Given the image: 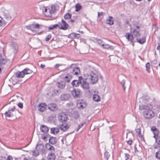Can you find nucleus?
Segmentation results:
<instances>
[{
    "label": "nucleus",
    "instance_id": "16",
    "mask_svg": "<svg viewBox=\"0 0 160 160\" xmlns=\"http://www.w3.org/2000/svg\"><path fill=\"white\" fill-rule=\"evenodd\" d=\"M70 73H68L67 75L65 76L63 78L64 81L65 82H69L72 78V75L70 74Z\"/></svg>",
    "mask_w": 160,
    "mask_h": 160
},
{
    "label": "nucleus",
    "instance_id": "6",
    "mask_svg": "<svg viewBox=\"0 0 160 160\" xmlns=\"http://www.w3.org/2000/svg\"><path fill=\"white\" fill-rule=\"evenodd\" d=\"M26 28L28 30H30L32 32H34L35 31V28L39 29L41 27L39 24L37 23H33L28 26H26Z\"/></svg>",
    "mask_w": 160,
    "mask_h": 160
},
{
    "label": "nucleus",
    "instance_id": "29",
    "mask_svg": "<svg viewBox=\"0 0 160 160\" xmlns=\"http://www.w3.org/2000/svg\"><path fill=\"white\" fill-rule=\"evenodd\" d=\"M102 47L105 49H109L111 50H112L114 49V48L112 46H110L108 44H102Z\"/></svg>",
    "mask_w": 160,
    "mask_h": 160
},
{
    "label": "nucleus",
    "instance_id": "8",
    "mask_svg": "<svg viewBox=\"0 0 160 160\" xmlns=\"http://www.w3.org/2000/svg\"><path fill=\"white\" fill-rule=\"evenodd\" d=\"M12 49L14 56L17 54L18 50V45L15 42H12L11 43Z\"/></svg>",
    "mask_w": 160,
    "mask_h": 160
},
{
    "label": "nucleus",
    "instance_id": "17",
    "mask_svg": "<svg viewBox=\"0 0 160 160\" xmlns=\"http://www.w3.org/2000/svg\"><path fill=\"white\" fill-rule=\"evenodd\" d=\"M125 37L128 41L131 42L133 40L134 37L133 35L130 33H127L126 34Z\"/></svg>",
    "mask_w": 160,
    "mask_h": 160
},
{
    "label": "nucleus",
    "instance_id": "51",
    "mask_svg": "<svg viewBox=\"0 0 160 160\" xmlns=\"http://www.w3.org/2000/svg\"><path fill=\"white\" fill-rule=\"evenodd\" d=\"M60 90H58V89H54L53 90V94H57L59 92Z\"/></svg>",
    "mask_w": 160,
    "mask_h": 160
},
{
    "label": "nucleus",
    "instance_id": "31",
    "mask_svg": "<svg viewBox=\"0 0 160 160\" xmlns=\"http://www.w3.org/2000/svg\"><path fill=\"white\" fill-rule=\"evenodd\" d=\"M93 100L96 102H98L100 101V98L97 94H94L93 96Z\"/></svg>",
    "mask_w": 160,
    "mask_h": 160
},
{
    "label": "nucleus",
    "instance_id": "43",
    "mask_svg": "<svg viewBox=\"0 0 160 160\" xmlns=\"http://www.w3.org/2000/svg\"><path fill=\"white\" fill-rule=\"evenodd\" d=\"M125 81L124 80H122L121 82L120 83L122 85V86L123 88V89L124 91H125L126 89V87L125 86Z\"/></svg>",
    "mask_w": 160,
    "mask_h": 160
},
{
    "label": "nucleus",
    "instance_id": "26",
    "mask_svg": "<svg viewBox=\"0 0 160 160\" xmlns=\"http://www.w3.org/2000/svg\"><path fill=\"white\" fill-rule=\"evenodd\" d=\"M40 129L41 132L44 133H47L49 131L48 128L44 125H42L41 126Z\"/></svg>",
    "mask_w": 160,
    "mask_h": 160
},
{
    "label": "nucleus",
    "instance_id": "37",
    "mask_svg": "<svg viewBox=\"0 0 160 160\" xmlns=\"http://www.w3.org/2000/svg\"><path fill=\"white\" fill-rule=\"evenodd\" d=\"M76 33H72L71 34H69L68 36V37L71 38H76Z\"/></svg>",
    "mask_w": 160,
    "mask_h": 160
},
{
    "label": "nucleus",
    "instance_id": "42",
    "mask_svg": "<svg viewBox=\"0 0 160 160\" xmlns=\"http://www.w3.org/2000/svg\"><path fill=\"white\" fill-rule=\"evenodd\" d=\"M155 156L156 158L160 160V151H158V152L156 153Z\"/></svg>",
    "mask_w": 160,
    "mask_h": 160
},
{
    "label": "nucleus",
    "instance_id": "22",
    "mask_svg": "<svg viewBox=\"0 0 160 160\" xmlns=\"http://www.w3.org/2000/svg\"><path fill=\"white\" fill-rule=\"evenodd\" d=\"M56 158V156L54 152H51L49 153L47 157L48 160H55Z\"/></svg>",
    "mask_w": 160,
    "mask_h": 160
},
{
    "label": "nucleus",
    "instance_id": "33",
    "mask_svg": "<svg viewBox=\"0 0 160 160\" xmlns=\"http://www.w3.org/2000/svg\"><path fill=\"white\" fill-rule=\"evenodd\" d=\"M59 25L57 24L48 27V29L49 30H53L57 28V27L59 28Z\"/></svg>",
    "mask_w": 160,
    "mask_h": 160
},
{
    "label": "nucleus",
    "instance_id": "12",
    "mask_svg": "<svg viewBox=\"0 0 160 160\" xmlns=\"http://www.w3.org/2000/svg\"><path fill=\"white\" fill-rule=\"evenodd\" d=\"M151 130L153 134V138H156L158 136L159 132L158 129L155 126H153L151 128Z\"/></svg>",
    "mask_w": 160,
    "mask_h": 160
},
{
    "label": "nucleus",
    "instance_id": "24",
    "mask_svg": "<svg viewBox=\"0 0 160 160\" xmlns=\"http://www.w3.org/2000/svg\"><path fill=\"white\" fill-rule=\"evenodd\" d=\"M57 142V139L55 137H51L49 138V142L50 144L52 145L55 144Z\"/></svg>",
    "mask_w": 160,
    "mask_h": 160
},
{
    "label": "nucleus",
    "instance_id": "10",
    "mask_svg": "<svg viewBox=\"0 0 160 160\" xmlns=\"http://www.w3.org/2000/svg\"><path fill=\"white\" fill-rule=\"evenodd\" d=\"M62 22L59 24L60 25L59 28L60 29L65 30H66L69 26L68 24L63 19L61 20Z\"/></svg>",
    "mask_w": 160,
    "mask_h": 160
},
{
    "label": "nucleus",
    "instance_id": "18",
    "mask_svg": "<svg viewBox=\"0 0 160 160\" xmlns=\"http://www.w3.org/2000/svg\"><path fill=\"white\" fill-rule=\"evenodd\" d=\"M44 148V146L42 144H37L36 147L37 151L38 152H42Z\"/></svg>",
    "mask_w": 160,
    "mask_h": 160
},
{
    "label": "nucleus",
    "instance_id": "41",
    "mask_svg": "<svg viewBox=\"0 0 160 160\" xmlns=\"http://www.w3.org/2000/svg\"><path fill=\"white\" fill-rule=\"evenodd\" d=\"M96 41L98 42V43L102 46V44H104V42L101 39H98L96 40Z\"/></svg>",
    "mask_w": 160,
    "mask_h": 160
},
{
    "label": "nucleus",
    "instance_id": "38",
    "mask_svg": "<svg viewBox=\"0 0 160 160\" xmlns=\"http://www.w3.org/2000/svg\"><path fill=\"white\" fill-rule=\"evenodd\" d=\"M136 132L138 133V136L139 137L141 138L142 137V135L141 134V129L138 128V129H136Z\"/></svg>",
    "mask_w": 160,
    "mask_h": 160
},
{
    "label": "nucleus",
    "instance_id": "35",
    "mask_svg": "<svg viewBox=\"0 0 160 160\" xmlns=\"http://www.w3.org/2000/svg\"><path fill=\"white\" fill-rule=\"evenodd\" d=\"M72 14H71L69 13H68L64 15V17L65 19H71L72 17Z\"/></svg>",
    "mask_w": 160,
    "mask_h": 160
},
{
    "label": "nucleus",
    "instance_id": "46",
    "mask_svg": "<svg viewBox=\"0 0 160 160\" xmlns=\"http://www.w3.org/2000/svg\"><path fill=\"white\" fill-rule=\"evenodd\" d=\"M105 158H106V160H108L110 157V154L108 152L106 151L104 154Z\"/></svg>",
    "mask_w": 160,
    "mask_h": 160
},
{
    "label": "nucleus",
    "instance_id": "39",
    "mask_svg": "<svg viewBox=\"0 0 160 160\" xmlns=\"http://www.w3.org/2000/svg\"><path fill=\"white\" fill-rule=\"evenodd\" d=\"M150 67V64L149 62H147L146 64V71L148 72H150L149 69Z\"/></svg>",
    "mask_w": 160,
    "mask_h": 160
},
{
    "label": "nucleus",
    "instance_id": "11",
    "mask_svg": "<svg viewBox=\"0 0 160 160\" xmlns=\"http://www.w3.org/2000/svg\"><path fill=\"white\" fill-rule=\"evenodd\" d=\"M48 108L50 111L55 112L58 110V107L55 103H50L48 105Z\"/></svg>",
    "mask_w": 160,
    "mask_h": 160
},
{
    "label": "nucleus",
    "instance_id": "2",
    "mask_svg": "<svg viewBox=\"0 0 160 160\" xmlns=\"http://www.w3.org/2000/svg\"><path fill=\"white\" fill-rule=\"evenodd\" d=\"M133 30L132 32L133 35L137 40V42L139 43L142 44L145 43L146 41V38L145 37H142L141 38H139L141 36V34L139 32V30L134 28L132 29Z\"/></svg>",
    "mask_w": 160,
    "mask_h": 160
},
{
    "label": "nucleus",
    "instance_id": "58",
    "mask_svg": "<svg viewBox=\"0 0 160 160\" xmlns=\"http://www.w3.org/2000/svg\"><path fill=\"white\" fill-rule=\"evenodd\" d=\"M132 140H129L127 142V143L129 145H131L132 144Z\"/></svg>",
    "mask_w": 160,
    "mask_h": 160
},
{
    "label": "nucleus",
    "instance_id": "7",
    "mask_svg": "<svg viewBox=\"0 0 160 160\" xmlns=\"http://www.w3.org/2000/svg\"><path fill=\"white\" fill-rule=\"evenodd\" d=\"M68 118L67 115L64 113H60L58 115V120L61 122H65Z\"/></svg>",
    "mask_w": 160,
    "mask_h": 160
},
{
    "label": "nucleus",
    "instance_id": "30",
    "mask_svg": "<svg viewBox=\"0 0 160 160\" xmlns=\"http://www.w3.org/2000/svg\"><path fill=\"white\" fill-rule=\"evenodd\" d=\"M7 62L6 60L3 58L1 53H0V65L4 64Z\"/></svg>",
    "mask_w": 160,
    "mask_h": 160
},
{
    "label": "nucleus",
    "instance_id": "14",
    "mask_svg": "<svg viewBox=\"0 0 160 160\" xmlns=\"http://www.w3.org/2000/svg\"><path fill=\"white\" fill-rule=\"evenodd\" d=\"M56 85L59 88L63 89L65 87L66 83L64 81H61L57 82Z\"/></svg>",
    "mask_w": 160,
    "mask_h": 160
},
{
    "label": "nucleus",
    "instance_id": "49",
    "mask_svg": "<svg viewBox=\"0 0 160 160\" xmlns=\"http://www.w3.org/2000/svg\"><path fill=\"white\" fill-rule=\"evenodd\" d=\"M124 155L125 160H128L130 158V155L127 153H125Z\"/></svg>",
    "mask_w": 160,
    "mask_h": 160
},
{
    "label": "nucleus",
    "instance_id": "28",
    "mask_svg": "<svg viewBox=\"0 0 160 160\" xmlns=\"http://www.w3.org/2000/svg\"><path fill=\"white\" fill-rule=\"evenodd\" d=\"M59 131V129L58 128H53L51 129V132L53 134H57Z\"/></svg>",
    "mask_w": 160,
    "mask_h": 160
},
{
    "label": "nucleus",
    "instance_id": "19",
    "mask_svg": "<svg viewBox=\"0 0 160 160\" xmlns=\"http://www.w3.org/2000/svg\"><path fill=\"white\" fill-rule=\"evenodd\" d=\"M81 86L82 88L84 89L88 90L89 88V85L88 83H87L86 81H83L82 82V84Z\"/></svg>",
    "mask_w": 160,
    "mask_h": 160
},
{
    "label": "nucleus",
    "instance_id": "34",
    "mask_svg": "<svg viewBox=\"0 0 160 160\" xmlns=\"http://www.w3.org/2000/svg\"><path fill=\"white\" fill-rule=\"evenodd\" d=\"M50 136V135L49 134H46L45 135L43 134V135H42V138L43 139L46 141H48L47 138H49Z\"/></svg>",
    "mask_w": 160,
    "mask_h": 160
},
{
    "label": "nucleus",
    "instance_id": "54",
    "mask_svg": "<svg viewBox=\"0 0 160 160\" xmlns=\"http://www.w3.org/2000/svg\"><path fill=\"white\" fill-rule=\"evenodd\" d=\"M86 123V122H84L82 123L81 125H79L78 126V127L81 128Z\"/></svg>",
    "mask_w": 160,
    "mask_h": 160
},
{
    "label": "nucleus",
    "instance_id": "20",
    "mask_svg": "<svg viewBox=\"0 0 160 160\" xmlns=\"http://www.w3.org/2000/svg\"><path fill=\"white\" fill-rule=\"evenodd\" d=\"M46 148L48 150L52 152H54L55 150L54 147L48 143L46 144Z\"/></svg>",
    "mask_w": 160,
    "mask_h": 160
},
{
    "label": "nucleus",
    "instance_id": "9",
    "mask_svg": "<svg viewBox=\"0 0 160 160\" xmlns=\"http://www.w3.org/2000/svg\"><path fill=\"white\" fill-rule=\"evenodd\" d=\"M81 91L79 89L74 88L71 92V94L74 98H78L80 96Z\"/></svg>",
    "mask_w": 160,
    "mask_h": 160
},
{
    "label": "nucleus",
    "instance_id": "15",
    "mask_svg": "<svg viewBox=\"0 0 160 160\" xmlns=\"http://www.w3.org/2000/svg\"><path fill=\"white\" fill-rule=\"evenodd\" d=\"M81 84H82V81H79L77 80H74L71 82V84L74 87H78L79 85Z\"/></svg>",
    "mask_w": 160,
    "mask_h": 160
},
{
    "label": "nucleus",
    "instance_id": "25",
    "mask_svg": "<svg viewBox=\"0 0 160 160\" xmlns=\"http://www.w3.org/2000/svg\"><path fill=\"white\" fill-rule=\"evenodd\" d=\"M59 127L61 130L64 132L67 131L69 128L68 125H64L63 124H60Z\"/></svg>",
    "mask_w": 160,
    "mask_h": 160
},
{
    "label": "nucleus",
    "instance_id": "13",
    "mask_svg": "<svg viewBox=\"0 0 160 160\" xmlns=\"http://www.w3.org/2000/svg\"><path fill=\"white\" fill-rule=\"evenodd\" d=\"M70 95L69 94H64L61 95L60 99L62 101H67L70 98Z\"/></svg>",
    "mask_w": 160,
    "mask_h": 160
},
{
    "label": "nucleus",
    "instance_id": "47",
    "mask_svg": "<svg viewBox=\"0 0 160 160\" xmlns=\"http://www.w3.org/2000/svg\"><path fill=\"white\" fill-rule=\"evenodd\" d=\"M51 38H52L51 35L50 34H49L46 37L45 41L46 42L48 41L51 39Z\"/></svg>",
    "mask_w": 160,
    "mask_h": 160
},
{
    "label": "nucleus",
    "instance_id": "56",
    "mask_svg": "<svg viewBox=\"0 0 160 160\" xmlns=\"http://www.w3.org/2000/svg\"><path fill=\"white\" fill-rule=\"evenodd\" d=\"M152 63L155 65L157 63V60L156 59H155L152 61Z\"/></svg>",
    "mask_w": 160,
    "mask_h": 160
},
{
    "label": "nucleus",
    "instance_id": "21",
    "mask_svg": "<svg viewBox=\"0 0 160 160\" xmlns=\"http://www.w3.org/2000/svg\"><path fill=\"white\" fill-rule=\"evenodd\" d=\"M113 19L112 17L109 16L106 20V23L110 25H113L114 24Z\"/></svg>",
    "mask_w": 160,
    "mask_h": 160
},
{
    "label": "nucleus",
    "instance_id": "44",
    "mask_svg": "<svg viewBox=\"0 0 160 160\" xmlns=\"http://www.w3.org/2000/svg\"><path fill=\"white\" fill-rule=\"evenodd\" d=\"M0 160H10V155L8 156L7 158L4 157H0Z\"/></svg>",
    "mask_w": 160,
    "mask_h": 160
},
{
    "label": "nucleus",
    "instance_id": "64",
    "mask_svg": "<svg viewBox=\"0 0 160 160\" xmlns=\"http://www.w3.org/2000/svg\"><path fill=\"white\" fill-rule=\"evenodd\" d=\"M156 108L160 110V104L157 105L156 106Z\"/></svg>",
    "mask_w": 160,
    "mask_h": 160
},
{
    "label": "nucleus",
    "instance_id": "5",
    "mask_svg": "<svg viewBox=\"0 0 160 160\" xmlns=\"http://www.w3.org/2000/svg\"><path fill=\"white\" fill-rule=\"evenodd\" d=\"M88 78L91 81V83L94 84L97 83L98 80V75L94 72L91 71L89 74L88 75Z\"/></svg>",
    "mask_w": 160,
    "mask_h": 160
},
{
    "label": "nucleus",
    "instance_id": "36",
    "mask_svg": "<svg viewBox=\"0 0 160 160\" xmlns=\"http://www.w3.org/2000/svg\"><path fill=\"white\" fill-rule=\"evenodd\" d=\"M82 6L80 4H77L75 6V11L78 12L81 9Z\"/></svg>",
    "mask_w": 160,
    "mask_h": 160
},
{
    "label": "nucleus",
    "instance_id": "4",
    "mask_svg": "<svg viewBox=\"0 0 160 160\" xmlns=\"http://www.w3.org/2000/svg\"><path fill=\"white\" fill-rule=\"evenodd\" d=\"M75 65L72 64L69 67L66 68L63 71H68V72L72 73L74 75H77L80 72V68L79 67H76Z\"/></svg>",
    "mask_w": 160,
    "mask_h": 160
},
{
    "label": "nucleus",
    "instance_id": "27",
    "mask_svg": "<svg viewBox=\"0 0 160 160\" xmlns=\"http://www.w3.org/2000/svg\"><path fill=\"white\" fill-rule=\"evenodd\" d=\"M39 107V110L41 112H43L46 110V108L45 107L44 103H40L39 104L38 106Z\"/></svg>",
    "mask_w": 160,
    "mask_h": 160
},
{
    "label": "nucleus",
    "instance_id": "57",
    "mask_svg": "<svg viewBox=\"0 0 160 160\" xmlns=\"http://www.w3.org/2000/svg\"><path fill=\"white\" fill-rule=\"evenodd\" d=\"M134 152L135 153L138 152H139L138 150L136 145H135L134 146Z\"/></svg>",
    "mask_w": 160,
    "mask_h": 160
},
{
    "label": "nucleus",
    "instance_id": "59",
    "mask_svg": "<svg viewBox=\"0 0 160 160\" xmlns=\"http://www.w3.org/2000/svg\"><path fill=\"white\" fill-rule=\"evenodd\" d=\"M134 26L135 27V28H136V29H137L138 30H139L140 28V26L138 25H136V24H135L134 25Z\"/></svg>",
    "mask_w": 160,
    "mask_h": 160
},
{
    "label": "nucleus",
    "instance_id": "40",
    "mask_svg": "<svg viewBox=\"0 0 160 160\" xmlns=\"http://www.w3.org/2000/svg\"><path fill=\"white\" fill-rule=\"evenodd\" d=\"M74 118L76 119H77L79 117V113L77 111L74 112Z\"/></svg>",
    "mask_w": 160,
    "mask_h": 160
},
{
    "label": "nucleus",
    "instance_id": "48",
    "mask_svg": "<svg viewBox=\"0 0 160 160\" xmlns=\"http://www.w3.org/2000/svg\"><path fill=\"white\" fill-rule=\"evenodd\" d=\"M32 152L33 155L34 156H37L39 154V152L38 151V152H36L35 150H33Z\"/></svg>",
    "mask_w": 160,
    "mask_h": 160
},
{
    "label": "nucleus",
    "instance_id": "32",
    "mask_svg": "<svg viewBox=\"0 0 160 160\" xmlns=\"http://www.w3.org/2000/svg\"><path fill=\"white\" fill-rule=\"evenodd\" d=\"M56 8L54 6H52L50 7V9H48L49 12L51 14L54 13L56 11Z\"/></svg>",
    "mask_w": 160,
    "mask_h": 160
},
{
    "label": "nucleus",
    "instance_id": "60",
    "mask_svg": "<svg viewBox=\"0 0 160 160\" xmlns=\"http://www.w3.org/2000/svg\"><path fill=\"white\" fill-rule=\"evenodd\" d=\"M83 79V77L82 76H80L78 77V81H82L81 80Z\"/></svg>",
    "mask_w": 160,
    "mask_h": 160
},
{
    "label": "nucleus",
    "instance_id": "23",
    "mask_svg": "<svg viewBox=\"0 0 160 160\" xmlns=\"http://www.w3.org/2000/svg\"><path fill=\"white\" fill-rule=\"evenodd\" d=\"M87 106V104L86 103L81 102L78 103L77 104L78 108L80 109H82L85 108Z\"/></svg>",
    "mask_w": 160,
    "mask_h": 160
},
{
    "label": "nucleus",
    "instance_id": "50",
    "mask_svg": "<svg viewBox=\"0 0 160 160\" xmlns=\"http://www.w3.org/2000/svg\"><path fill=\"white\" fill-rule=\"evenodd\" d=\"M6 25V23L3 19L1 21V23H0V26H4Z\"/></svg>",
    "mask_w": 160,
    "mask_h": 160
},
{
    "label": "nucleus",
    "instance_id": "61",
    "mask_svg": "<svg viewBox=\"0 0 160 160\" xmlns=\"http://www.w3.org/2000/svg\"><path fill=\"white\" fill-rule=\"evenodd\" d=\"M75 19H76L75 18H74V19H73V18L71 19V18L70 21L71 22H74Z\"/></svg>",
    "mask_w": 160,
    "mask_h": 160
},
{
    "label": "nucleus",
    "instance_id": "3",
    "mask_svg": "<svg viewBox=\"0 0 160 160\" xmlns=\"http://www.w3.org/2000/svg\"><path fill=\"white\" fill-rule=\"evenodd\" d=\"M33 71L28 68H24L21 71H18L15 73V77L18 78H22L25 75L32 73Z\"/></svg>",
    "mask_w": 160,
    "mask_h": 160
},
{
    "label": "nucleus",
    "instance_id": "52",
    "mask_svg": "<svg viewBox=\"0 0 160 160\" xmlns=\"http://www.w3.org/2000/svg\"><path fill=\"white\" fill-rule=\"evenodd\" d=\"M18 106L21 109H22L23 108V104L22 102H19L18 104Z\"/></svg>",
    "mask_w": 160,
    "mask_h": 160
},
{
    "label": "nucleus",
    "instance_id": "55",
    "mask_svg": "<svg viewBox=\"0 0 160 160\" xmlns=\"http://www.w3.org/2000/svg\"><path fill=\"white\" fill-rule=\"evenodd\" d=\"M103 13V12H98V18H99L100 16L102 15Z\"/></svg>",
    "mask_w": 160,
    "mask_h": 160
},
{
    "label": "nucleus",
    "instance_id": "63",
    "mask_svg": "<svg viewBox=\"0 0 160 160\" xmlns=\"http://www.w3.org/2000/svg\"><path fill=\"white\" fill-rule=\"evenodd\" d=\"M158 46L157 48V50H160V45L159 43H158Z\"/></svg>",
    "mask_w": 160,
    "mask_h": 160
},
{
    "label": "nucleus",
    "instance_id": "1",
    "mask_svg": "<svg viewBox=\"0 0 160 160\" xmlns=\"http://www.w3.org/2000/svg\"><path fill=\"white\" fill-rule=\"evenodd\" d=\"M139 108L141 110H145L143 112V115L145 118L150 119L154 116V113L152 110L149 108L148 106L140 105L139 106Z\"/></svg>",
    "mask_w": 160,
    "mask_h": 160
},
{
    "label": "nucleus",
    "instance_id": "62",
    "mask_svg": "<svg viewBox=\"0 0 160 160\" xmlns=\"http://www.w3.org/2000/svg\"><path fill=\"white\" fill-rule=\"evenodd\" d=\"M45 67V65L44 64H41L40 67L42 68H44Z\"/></svg>",
    "mask_w": 160,
    "mask_h": 160
},
{
    "label": "nucleus",
    "instance_id": "45",
    "mask_svg": "<svg viewBox=\"0 0 160 160\" xmlns=\"http://www.w3.org/2000/svg\"><path fill=\"white\" fill-rule=\"evenodd\" d=\"M155 139L156 142L158 144V145H160V137L159 136L154 138Z\"/></svg>",
    "mask_w": 160,
    "mask_h": 160
},
{
    "label": "nucleus",
    "instance_id": "53",
    "mask_svg": "<svg viewBox=\"0 0 160 160\" xmlns=\"http://www.w3.org/2000/svg\"><path fill=\"white\" fill-rule=\"evenodd\" d=\"M6 117H8V118H10V113H9L8 112H6L5 113Z\"/></svg>",
    "mask_w": 160,
    "mask_h": 160
}]
</instances>
